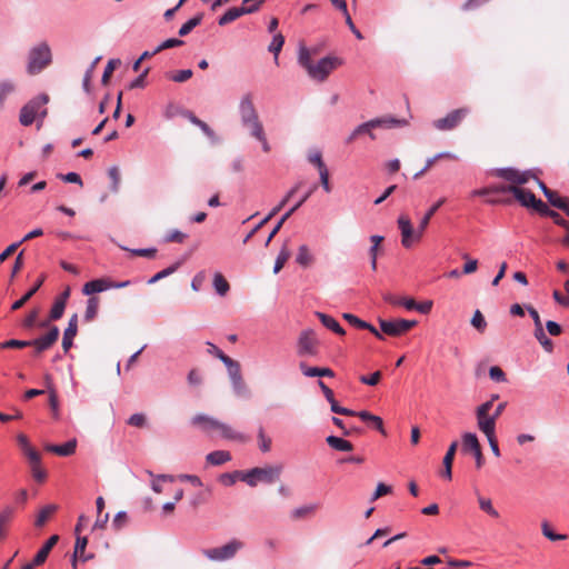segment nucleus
<instances>
[{"label": "nucleus", "instance_id": "1", "mask_svg": "<svg viewBox=\"0 0 569 569\" xmlns=\"http://www.w3.org/2000/svg\"><path fill=\"white\" fill-rule=\"evenodd\" d=\"M491 174L511 182V188H509L510 193H512L523 207L531 208V204L536 201V196L531 191L521 188L522 184L528 183L530 179L535 178L531 171L501 168L493 170Z\"/></svg>", "mask_w": 569, "mask_h": 569}, {"label": "nucleus", "instance_id": "2", "mask_svg": "<svg viewBox=\"0 0 569 569\" xmlns=\"http://www.w3.org/2000/svg\"><path fill=\"white\" fill-rule=\"evenodd\" d=\"M446 199L442 198L438 200L432 207L429 208V210L426 212V214L420 220V223L417 228V230L413 229L411 220L408 216L401 214L398 218V227L401 232V244L405 248H410L413 242H419L423 236L425 230L429 226V222L433 214L437 212V210L445 203Z\"/></svg>", "mask_w": 569, "mask_h": 569}, {"label": "nucleus", "instance_id": "3", "mask_svg": "<svg viewBox=\"0 0 569 569\" xmlns=\"http://www.w3.org/2000/svg\"><path fill=\"white\" fill-rule=\"evenodd\" d=\"M191 425L199 428L206 433L217 431L221 438L230 441H237L246 443L249 441V437L234 430L230 425H227L213 417L208 415L199 413L192 417Z\"/></svg>", "mask_w": 569, "mask_h": 569}, {"label": "nucleus", "instance_id": "4", "mask_svg": "<svg viewBox=\"0 0 569 569\" xmlns=\"http://www.w3.org/2000/svg\"><path fill=\"white\" fill-rule=\"evenodd\" d=\"M408 122L406 119H398L391 116H385L381 118H376L372 120H369L365 123L359 124L351 134L347 138L346 142L351 143L353 142L359 136L367 133L369 137L375 140L376 136L373 133L375 129H392L397 127H405Z\"/></svg>", "mask_w": 569, "mask_h": 569}, {"label": "nucleus", "instance_id": "5", "mask_svg": "<svg viewBox=\"0 0 569 569\" xmlns=\"http://www.w3.org/2000/svg\"><path fill=\"white\" fill-rule=\"evenodd\" d=\"M283 466L281 463L266 467H256L248 471L241 472L240 480L249 487H256L258 482L273 483L282 473Z\"/></svg>", "mask_w": 569, "mask_h": 569}, {"label": "nucleus", "instance_id": "6", "mask_svg": "<svg viewBox=\"0 0 569 569\" xmlns=\"http://www.w3.org/2000/svg\"><path fill=\"white\" fill-rule=\"evenodd\" d=\"M243 547L244 543L241 540L231 539L223 546L203 548L200 552L211 562H224L233 559Z\"/></svg>", "mask_w": 569, "mask_h": 569}, {"label": "nucleus", "instance_id": "7", "mask_svg": "<svg viewBox=\"0 0 569 569\" xmlns=\"http://www.w3.org/2000/svg\"><path fill=\"white\" fill-rule=\"evenodd\" d=\"M49 101V97L47 94H41L32 100H30L27 104H24L20 110L19 121L22 126L28 127L33 123L36 118L41 114L44 117L47 114V109L40 111Z\"/></svg>", "mask_w": 569, "mask_h": 569}, {"label": "nucleus", "instance_id": "8", "mask_svg": "<svg viewBox=\"0 0 569 569\" xmlns=\"http://www.w3.org/2000/svg\"><path fill=\"white\" fill-rule=\"evenodd\" d=\"M343 64V60L336 56H328L313 63L310 68L309 77L316 81L323 82L329 74Z\"/></svg>", "mask_w": 569, "mask_h": 569}, {"label": "nucleus", "instance_id": "9", "mask_svg": "<svg viewBox=\"0 0 569 569\" xmlns=\"http://www.w3.org/2000/svg\"><path fill=\"white\" fill-rule=\"evenodd\" d=\"M416 320H407V319H395V320H385L379 319L380 333L388 335L391 337H400L411 330L417 326Z\"/></svg>", "mask_w": 569, "mask_h": 569}, {"label": "nucleus", "instance_id": "10", "mask_svg": "<svg viewBox=\"0 0 569 569\" xmlns=\"http://www.w3.org/2000/svg\"><path fill=\"white\" fill-rule=\"evenodd\" d=\"M469 112L470 109L468 107L455 109L450 111L446 117L436 119L432 122V126L439 131H451L462 122Z\"/></svg>", "mask_w": 569, "mask_h": 569}, {"label": "nucleus", "instance_id": "11", "mask_svg": "<svg viewBox=\"0 0 569 569\" xmlns=\"http://www.w3.org/2000/svg\"><path fill=\"white\" fill-rule=\"evenodd\" d=\"M51 62V51L48 44L42 43L33 48L29 56V72L38 73Z\"/></svg>", "mask_w": 569, "mask_h": 569}, {"label": "nucleus", "instance_id": "12", "mask_svg": "<svg viewBox=\"0 0 569 569\" xmlns=\"http://www.w3.org/2000/svg\"><path fill=\"white\" fill-rule=\"evenodd\" d=\"M319 340L313 330L307 329L300 332L297 342V353L300 357L318 355Z\"/></svg>", "mask_w": 569, "mask_h": 569}, {"label": "nucleus", "instance_id": "13", "mask_svg": "<svg viewBox=\"0 0 569 569\" xmlns=\"http://www.w3.org/2000/svg\"><path fill=\"white\" fill-rule=\"evenodd\" d=\"M490 410L491 401L483 402L476 410L477 426L479 430L486 435V437L496 433L497 419H493V416L490 413Z\"/></svg>", "mask_w": 569, "mask_h": 569}, {"label": "nucleus", "instance_id": "14", "mask_svg": "<svg viewBox=\"0 0 569 569\" xmlns=\"http://www.w3.org/2000/svg\"><path fill=\"white\" fill-rule=\"evenodd\" d=\"M527 310L535 322V338L538 340V342L541 345L545 351L552 352L553 342L547 337L538 311L531 306H528Z\"/></svg>", "mask_w": 569, "mask_h": 569}, {"label": "nucleus", "instance_id": "15", "mask_svg": "<svg viewBox=\"0 0 569 569\" xmlns=\"http://www.w3.org/2000/svg\"><path fill=\"white\" fill-rule=\"evenodd\" d=\"M60 335L59 328L53 326L48 332L34 340L29 341V347H33L36 353H41L50 349L58 340Z\"/></svg>", "mask_w": 569, "mask_h": 569}, {"label": "nucleus", "instance_id": "16", "mask_svg": "<svg viewBox=\"0 0 569 569\" xmlns=\"http://www.w3.org/2000/svg\"><path fill=\"white\" fill-rule=\"evenodd\" d=\"M462 449L465 451H470L475 456L476 467L480 469L483 465V455L481 451L480 442L475 433L466 432L462 436Z\"/></svg>", "mask_w": 569, "mask_h": 569}, {"label": "nucleus", "instance_id": "17", "mask_svg": "<svg viewBox=\"0 0 569 569\" xmlns=\"http://www.w3.org/2000/svg\"><path fill=\"white\" fill-rule=\"evenodd\" d=\"M317 189V186L315 184L308 192H306L303 194V197L293 206L291 207L282 217L281 219L278 221V223L274 226V228L272 229V231L270 232L267 241H266V247L269 246L270 241L273 239V237L279 232V230L281 229L282 224L293 214V212H296L308 199L309 197L315 192V190Z\"/></svg>", "mask_w": 569, "mask_h": 569}, {"label": "nucleus", "instance_id": "18", "mask_svg": "<svg viewBox=\"0 0 569 569\" xmlns=\"http://www.w3.org/2000/svg\"><path fill=\"white\" fill-rule=\"evenodd\" d=\"M239 113L241 122L256 120L258 116L257 109L253 103V94L251 92L244 93L239 102Z\"/></svg>", "mask_w": 569, "mask_h": 569}, {"label": "nucleus", "instance_id": "19", "mask_svg": "<svg viewBox=\"0 0 569 569\" xmlns=\"http://www.w3.org/2000/svg\"><path fill=\"white\" fill-rule=\"evenodd\" d=\"M16 508L6 506L0 510V542L6 540L9 533L10 525L14 519Z\"/></svg>", "mask_w": 569, "mask_h": 569}, {"label": "nucleus", "instance_id": "20", "mask_svg": "<svg viewBox=\"0 0 569 569\" xmlns=\"http://www.w3.org/2000/svg\"><path fill=\"white\" fill-rule=\"evenodd\" d=\"M78 332V315L74 313L70 317L68 327L66 328L63 332L62 338V349L64 352H68L69 349L72 347L73 338L77 336Z\"/></svg>", "mask_w": 569, "mask_h": 569}, {"label": "nucleus", "instance_id": "21", "mask_svg": "<svg viewBox=\"0 0 569 569\" xmlns=\"http://www.w3.org/2000/svg\"><path fill=\"white\" fill-rule=\"evenodd\" d=\"M76 448H77V440L76 439H71V440L67 441L63 445H51V443H48V445L44 446V450L46 451L56 453V455H58L60 457L72 456L76 452Z\"/></svg>", "mask_w": 569, "mask_h": 569}, {"label": "nucleus", "instance_id": "22", "mask_svg": "<svg viewBox=\"0 0 569 569\" xmlns=\"http://www.w3.org/2000/svg\"><path fill=\"white\" fill-rule=\"evenodd\" d=\"M251 10L252 8H243L242 6L230 8L229 10H227L224 14H222L218 19V24L221 27L227 26L237 20L238 18H240L241 16L251 14Z\"/></svg>", "mask_w": 569, "mask_h": 569}, {"label": "nucleus", "instance_id": "23", "mask_svg": "<svg viewBox=\"0 0 569 569\" xmlns=\"http://www.w3.org/2000/svg\"><path fill=\"white\" fill-rule=\"evenodd\" d=\"M342 318L348 321L351 326L358 329L369 330L376 338L382 340L383 337L371 323L366 322L352 313H343Z\"/></svg>", "mask_w": 569, "mask_h": 569}, {"label": "nucleus", "instance_id": "24", "mask_svg": "<svg viewBox=\"0 0 569 569\" xmlns=\"http://www.w3.org/2000/svg\"><path fill=\"white\" fill-rule=\"evenodd\" d=\"M87 545H88V538L81 537L78 535L77 539H76L74 551H73V557H72V568L73 569H77L78 558L81 559L82 561H87L90 558H92V556H86V553H84Z\"/></svg>", "mask_w": 569, "mask_h": 569}, {"label": "nucleus", "instance_id": "25", "mask_svg": "<svg viewBox=\"0 0 569 569\" xmlns=\"http://www.w3.org/2000/svg\"><path fill=\"white\" fill-rule=\"evenodd\" d=\"M108 289H110V280L106 278H100L87 282L82 288V292L87 296H91L93 293L102 292Z\"/></svg>", "mask_w": 569, "mask_h": 569}, {"label": "nucleus", "instance_id": "26", "mask_svg": "<svg viewBox=\"0 0 569 569\" xmlns=\"http://www.w3.org/2000/svg\"><path fill=\"white\" fill-rule=\"evenodd\" d=\"M59 541V536L58 535H53L51 536L46 542L44 545L40 548V550L37 552V555L34 556V563L36 565H42L46 562L50 551L52 550V548L58 543Z\"/></svg>", "mask_w": 569, "mask_h": 569}, {"label": "nucleus", "instance_id": "27", "mask_svg": "<svg viewBox=\"0 0 569 569\" xmlns=\"http://www.w3.org/2000/svg\"><path fill=\"white\" fill-rule=\"evenodd\" d=\"M46 279L44 274H41V277L37 280V282L33 284V287L30 290H26V293L16 302L12 303L11 310L17 311L21 309L32 297L33 295L40 289L43 281Z\"/></svg>", "mask_w": 569, "mask_h": 569}, {"label": "nucleus", "instance_id": "28", "mask_svg": "<svg viewBox=\"0 0 569 569\" xmlns=\"http://www.w3.org/2000/svg\"><path fill=\"white\" fill-rule=\"evenodd\" d=\"M315 315L327 329L333 331L339 336L346 335L345 329L339 325V322L333 317L320 311H317Z\"/></svg>", "mask_w": 569, "mask_h": 569}, {"label": "nucleus", "instance_id": "29", "mask_svg": "<svg viewBox=\"0 0 569 569\" xmlns=\"http://www.w3.org/2000/svg\"><path fill=\"white\" fill-rule=\"evenodd\" d=\"M58 508L59 507L54 503H50V505L42 507L36 517L34 526L37 528H42L50 520V518L54 515V512L58 510Z\"/></svg>", "mask_w": 569, "mask_h": 569}, {"label": "nucleus", "instance_id": "30", "mask_svg": "<svg viewBox=\"0 0 569 569\" xmlns=\"http://www.w3.org/2000/svg\"><path fill=\"white\" fill-rule=\"evenodd\" d=\"M440 159L457 160L458 158H457L456 154H453L451 152H440V153H437L433 157L427 159L426 166L423 167V169H421L419 172H417L413 178L415 179H419L420 177H422Z\"/></svg>", "mask_w": 569, "mask_h": 569}, {"label": "nucleus", "instance_id": "31", "mask_svg": "<svg viewBox=\"0 0 569 569\" xmlns=\"http://www.w3.org/2000/svg\"><path fill=\"white\" fill-rule=\"evenodd\" d=\"M356 416L359 417L362 421L372 425L380 433L386 436V430L383 428V421L380 417L370 413L369 411H356Z\"/></svg>", "mask_w": 569, "mask_h": 569}, {"label": "nucleus", "instance_id": "32", "mask_svg": "<svg viewBox=\"0 0 569 569\" xmlns=\"http://www.w3.org/2000/svg\"><path fill=\"white\" fill-rule=\"evenodd\" d=\"M300 370L306 377H333L335 372L330 368L309 367L305 362L300 363Z\"/></svg>", "mask_w": 569, "mask_h": 569}, {"label": "nucleus", "instance_id": "33", "mask_svg": "<svg viewBox=\"0 0 569 569\" xmlns=\"http://www.w3.org/2000/svg\"><path fill=\"white\" fill-rule=\"evenodd\" d=\"M219 359L227 367L230 380L233 379V378H238V377L242 376L241 375L240 363L238 361L233 360L232 358H230L229 356L224 355L223 352H219Z\"/></svg>", "mask_w": 569, "mask_h": 569}, {"label": "nucleus", "instance_id": "34", "mask_svg": "<svg viewBox=\"0 0 569 569\" xmlns=\"http://www.w3.org/2000/svg\"><path fill=\"white\" fill-rule=\"evenodd\" d=\"M17 441L27 459L36 461L37 456L40 453L33 447H31L28 437L24 433H19L17 436Z\"/></svg>", "mask_w": 569, "mask_h": 569}, {"label": "nucleus", "instance_id": "35", "mask_svg": "<svg viewBox=\"0 0 569 569\" xmlns=\"http://www.w3.org/2000/svg\"><path fill=\"white\" fill-rule=\"evenodd\" d=\"M206 460L212 466H221L231 460V455L226 450H216L208 453Z\"/></svg>", "mask_w": 569, "mask_h": 569}, {"label": "nucleus", "instance_id": "36", "mask_svg": "<svg viewBox=\"0 0 569 569\" xmlns=\"http://www.w3.org/2000/svg\"><path fill=\"white\" fill-rule=\"evenodd\" d=\"M51 377L46 376V383L48 385V392H49V406L52 411V416L54 419H59L60 411H59V400L57 391L50 387Z\"/></svg>", "mask_w": 569, "mask_h": 569}, {"label": "nucleus", "instance_id": "37", "mask_svg": "<svg viewBox=\"0 0 569 569\" xmlns=\"http://www.w3.org/2000/svg\"><path fill=\"white\" fill-rule=\"evenodd\" d=\"M383 239L385 238L382 236H378V234H373L370 237V241L372 242V246L369 249V256H370V260H371V269L373 271L377 270L378 253L380 250V244L383 241Z\"/></svg>", "mask_w": 569, "mask_h": 569}, {"label": "nucleus", "instance_id": "38", "mask_svg": "<svg viewBox=\"0 0 569 569\" xmlns=\"http://www.w3.org/2000/svg\"><path fill=\"white\" fill-rule=\"evenodd\" d=\"M296 261L298 264H300L303 268H308L313 263L315 258H313L312 253L310 252L308 246L301 244L299 247Z\"/></svg>", "mask_w": 569, "mask_h": 569}, {"label": "nucleus", "instance_id": "39", "mask_svg": "<svg viewBox=\"0 0 569 569\" xmlns=\"http://www.w3.org/2000/svg\"><path fill=\"white\" fill-rule=\"evenodd\" d=\"M548 201L551 206L563 210L569 216V200L560 197L556 191L547 192Z\"/></svg>", "mask_w": 569, "mask_h": 569}, {"label": "nucleus", "instance_id": "40", "mask_svg": "<svg viewBox=\"0 0 569 569\" xmlns=\"http://www.w3.org/2000/svg\"><path fill=\"white\" fill-rule=\"evenodd\" d=\"M326 441L332 449L338 451H351L353 449V445L350 441L336 436L327 437Z\"/></svg>", "mask_w": 569, "mask_h": 569}, {"label": "nucleus", "instance_id": "41", "mask_svg": "<svg viewBox=\"0 0 569 569\" xmlns=\"http://www.w3.org/2000/svg\"><path fill=\"white\" fill-rule=\"evenodd\" d=\"M32 477L38 482H43L47 478L46 470L41 467V456H37V460H29Z\"/></svg>", "mask_w": 569, "mask_h": 569}, {"label": "nucleus", "instance_id": "42", "mask_svg": "<svg viewBox=\"0 0 569 569\" xmlns=\"http://www.w3.org/2000/svg\"><path fill=\"white\" fill-rule=\"evenodd\" d=\"M213 288L219 296L223 297L230 290V284L222 273L216 272L213 276Z\"/></svg>", "mask_w": 569, "mask_h": 569}, {"label": "nucleus", "instance_id": "43", "mask_svg": "<svg viewBox=\"0 0 569 569\" xmlns=\"http://www.w3.org/2000/svg\"><path fill=\"white\" fill-rule=\"evenodd\" d=\"M318 508H319L318 505H307V506L296 508L291 512V518L293 520H299L302 518L310 517V516L315 515V512L318 510Z\"/></svg>", "mask_w": 569, "mask_h": 569}, {"label": "nucleus", "instance_id": "44", "mask_svg": "<svg viewBox=\"0 0 569 569\" xmlns=\"http://www.w3.org/2000/svg\"><path fill=\"white\" fill-rule=\"evenodd\" d=\"M100 300L98 297H90L87 301V308L84 312V320L87 322L92 321L98 313Z\"/></svg>", "mask_w": 569, "mask_h": 569}, {"label": "nucleus", "instance_id": "45", "mask_svg": "<svg viewBox=\"0 0 569 569\" xmlns=\"http://www.w3.org/2000/svg\"><path fill=\"white\" fill-rule=\"evenodd\" d=\"M284 44V37L281 33H277L273 36L271 43L268 47V50L273 53L276 64L279 63V53Z\"/></svg>", "mask_w": 569, "mask_h": 569}, {"label": "nucleus", "instance_id": "46", "mask_svg": "<svg viewBox=\"0 0 569 569\" xmlns=\"http://www.w3.org/2000/svg\"><path fill=\"white\" fill-rule=\"evenodd\" d=\"M290 256H291V252H290V250L288 248V243L286 242L282 246V248H281V250H280V252H279V254H278V257L276 259L274 267H273V272L274 273H278L283 268L286 262L289 260Z\"/></svg>", "mask_w": 569, "mask_h": 569}, {"label": "nucleus", "instance_id": "47", "mask_svg": "<svg viewBox=\"0 0 569 569\" xmlns=\"http://www.w3.org/2000/svg\"><path fill=\"white\" fill-rule=\"evenodd\" d=\"M405 308L407 310H417L422 315H427L432 309V301H423L421 303H417L413 299L405 302Z\"/></svg>", "mask_w": 569, "mask_h": 569}, {"label": "nucleus", "instance_id": "48", "mask_svg": "<svg viewBox=\"0 0 569 569\" xmlns=\"http://www.w3.org/2000/svg\"><path fill=\"white\" fill-rule=\"evenodd\" d=\"M478 503H479V508L488 513L489 516H491L492 518H499L500 517V513L498 512V510L493 507L492 505V501L491 499L489 498H485L482 496H479L478 497Z\"/></svg>", "mask_w": 569, "mask_h": 569}, {"label": "nucleus", "instance_id": "49", "mask_svg": "<svg viewBox=\"0 0 569 569\" xmlns=\"http://www.w3.org/2000/svg\"><path fill=\"white\" fill-rule=\"evenodd\" d=\"M301 183L296 184L287 194L286 197L280 201L278 206H276L269 214L264 218V221H269L272 217H274L284 206L286 203L292 198V196L298 191Z\"/></svg>", "mask_w": 569, "mask_h": 569}, {"label": "nucleus", "instance_id": "50", "mask_svg": "<svg viewBox=\"0 0 569 569\" xmlns=\"http://www.w3.org/2000/svg\"><path fill=\"white\" fill-rule=\"evenodd\" d=\"M202 17H203V14L199 13L196 17L188 20L186 23H183L181 26V28L179 29V32H178L179 36L184 37L187 34H189L197 26H199L201 23Z\"/></svg>", "mask_w": 569, "mask_h": 569}, {"label": "nucleus", "instance_id": "51", "mask_svg": "<svg viewBox=\"0 0 569 569\" xmlns=\"http://www.w3.org/2000/svg\"><path fill=\"white\" fill-rule=\"evenodd\" d=\"M298 61H299L300 66L306 69L307 73H309L310 68H312V66H313V62L311 59V53L307 48H305V47L300 48Z\"/></svg>", "mask_w": 569, "mask_h": 569}, {"label": "nucleus", "instance_id": "52", "mask_svg": "<svg viewBox=\"0 0 569 569\" xmlns=\"http://www.w3.org/2000/svg\"><path fill=\"white\" fill-rule=\"evenodd\" d=\"M471 326L479 332H485L487 329V321L480 310H476L470 321Z\"/></svg>", "mask_w": 569, "mask_h": 569}, {"label": "nucleus", "instance_id": "53", "mask_svg": "<svg viewBox=\"0 0 569 569\" xmlns=\"http://www.w3.org/2000/svg\"><path fill=\"white\" fill-rule=\"evenodd\" d=\"M121 63V61L119 59H111L108 61L107 66H106V69H104V72L102 74V79H101V82L102 84H108L109 83V80L114 71V69L117 67H119Z\"/></svg>", "mask_w": 569, "mask_h": 569}, {"label": "nucleus", "instance_id": "54", "mask_svg": "<svg viewBox=\"0 0 569 569\" xmlns=\"http://www.w3.org/2000/svg\"><path fill=\"white\" fill-rule=\"evenodd\" d=\"M542 535L551 541L566 540V535L556 533L547 521L541 525Z\"/></svg>", "mask_w": 569, "mask_h": 569}, {"label": "nucleus", "instance_id": "55", "mask_svg": "<svg viewBox=\"0 0 569 569\" xmlns=\"http://www.w3.org/2000/svg\"><path fill=\"white\" fill-rule=\"evenodd\" d=\"M14 86L10 81L0 82V110L4 106L6 99L13 92Z\"/></svg>", "mask_w": 569, "mask_h": 569}, {"label": "nucleus", "instance_id": "56", "mask_svg": "<svg viewBox=\"0 0 569 569\" xmlns=\"http://www.w3.org/2000/svg\"><path fill=\"white\" fill-rule=\"evenodd\" d=\"M271 438L268 437L266 433H264V430L262 427H259L258 429V443H259V449L262 451V452H268L270 451L271 449Z\"/></svg>", "mask_w": 569, "mask_h": 569}, {"label": "nucleus", "instance_id": "57", "mask_svg": "<svg viewBox=\"0 0 569 569\" xmlns=\"http://www.w3.org/2000/svg\"><path fill=\"white\" fill-rule=\"evenodd\" d=\"M231 385H232L233 391L238 396H247L249 393L248 387H247L242 376L231 379Z\"/></svg>", "mask_w": 569, "mask_h": 569}, {"label": "nucleus", "instance_id": "58", "mask_svg": "<svg viewBox=\"0 0 569 569\" xmlns=\"http://www.w3.org/2000/svg\"><path fill=\"white\" fill-rule=\"evenodd\" d=\"M193 72L191 69L179 70L173 73H168L167 77L174 82H186L192 77Z\"/></svg>", "mask_w": 569, "mask_h": 569}, {"label": "nucleus", "instance_id": "59", "mask_svg": "<svg viewBox=\"0 0 569 569\" xmlns=\"http://www.w3.org/2000/svg\"><path fill=\"white\" fill-rule=\"evenodd\" d=\"M187 234L179 230H171L164 237V242L168 243H183L187 239Z\"/></svg>", "mask_w": 569, "mask_h": 569}, {"label": "nucleus", "instance_id": "60", "mask_svg": "<svg viewBox=\"0 0 569 569\" xmlns=\"http://www.w3.org/2000/svg\"><path fill=\"white\" fill-rule=\"evenodd\" d=\"M462 259L466 260L463 268H462V273L471 274L477 271V269H478V260L477 259L470 258L468 253L462 254Z\"/></svg>", "mask_w": 569, "mask_h": 569}, {"label": "nucleus", "instance_id": "61", "mask_svg": "<svg viewBox=\"0 0 569 569\" xmlns=\"http://www.w3.org/2000/svg\"><path fill=\"white\" fill-rule=\"evenodd\" d=\"M66 306L62 301L56 299L49 313L50 320H59L63 316Z\"/></svg>", "mask_w": 569, "mask_h": 569}, {"label": "nucleus", "instance_id": "62", "mask_svg": "<svg viewBox=\"0 0 569 569\" xmlns=\"http://www.w3.org/2000/svg\"><path fill=\"white\" fill-rule=\"evenodd\" d=\"M178 267H179V263H176L173 266H170V267L159 271L152 278L149 279L148 283H150V284L156 283L157 281L172 274L178 269Z\"/></svg>", "mask_w": 569, "mask_h": 569}, {"label": "nucleus", "instance_id": "63", "mask_svg": "<svg viewBox=\"0 0 569 569\" xmlns=\"http://www.w3.org/2000/svg\"><path fill=\"white\" fill-rule=\"evenodd\" d=\"M308 160L310 163L317 167L318 171L327 168L326 163L322 160V154L319 150L310 152L308 156Z\"/></svg>", "mask_w": 569, "mask_h": 569}, {"label": "nucleus", "instance_id": "64", "mask_svg": "<svg viewBox=\"0 0 569 569\" xmlns=\"http://www.w3.org/2000/svg\"><path fill=\"white\" fill-rule=\"evenodd\" d=\"M329 403L331 407V411L337 415H343V416H350V417L356 416V411L339 406V403L336 401L335 398H332V400H330Z\"/></svg>", "mask_w": 569, "mask_h": 569}]
</instances>
